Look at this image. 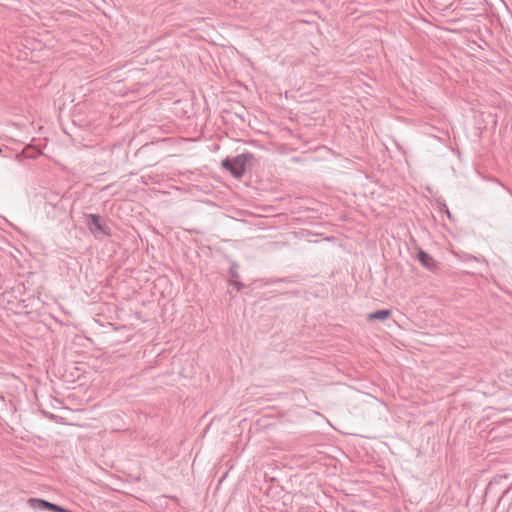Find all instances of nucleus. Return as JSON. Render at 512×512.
<instances>
[{
    "label": "nucleus",
    "instance_id": "1",
    "mask_svg": "<svg viewBox=\"0 0 512 512\" xmlns=\"http://www.w3.org/2000/svg\"><path fill=\"white\" fill-rule=\"evenodd\" d=\"M254 156L252 153L238 154L233 158H225L222 161V167L229 171L232 176L240 179L246 172L247 165L253 160Z\"/></svg>",
    "mask_w": 512,
    "mask_h": 512
},
{
    "label": "nucleus",
    "instance_id": "2",
    "mask_svg": "<svg viewBox=\"0 0 512 512\" xmlns=\"http://www.w3.org/2000/svg\"><path fill=\"white\" fill-rule=\"evenodd\" d=\"M86 224L90 232L97 239H102L104 236L110 235L109 229L104 225L103 219L99 214H87Z\"/></svg>",
    "mask_w": 512,
    "mask_h": 512
},
{
    "label": "nucleus",
    "instance_id": "3",
    "mask_svg": "<svg viewBox=\"0 0 512 512\" xmlns=\"http://www.w3.org/2000/svg\"><path fill=\"white\" fill-rule=\"evenodd\" d=\"M28 504L31 508L38 511L48 510L51 512H72L62 506L40 498H30L28 499Z\"/></svg>",
    "mask_w": 512,
    "mask_h": 512
},
{
    "label": "nucleus",
    "instance_id": "4",
    "mask_svg": "<svg viewBox=\"0 0 512 512\" xmlns=\"http://www.w3.org/2000/svg\"><path fill=\"white\" fill-rule=\"evenodd\" d=\"M417 259L419 260L421 265L427 268L428 270H434L436 267V262L433 259V257L429 255L427 252L423 251L422 249H420L417 252Z\"/></svg>",
    "mask_w": 512,
    "mask_h": 512
},
{
    "label": "nucleus",
    "instance_id": "5",
    "mask_svg": "<svg viewBox=\"0 0 512 512\" xmlns=\"http://www.w3.org/2000/svg\"><path fill=\"white\" fill-rule=\"evenodd\" d=\"M390 314H391L390 310H387V309H385V310H377V311H375L373 313H370L368 315V319L369 320H380V321H382V320L387 319L390 316Z\"/></svg>",
    "mask_w": 512,
    "mask_h": 512
},
{
    "label": "nucleus",
    "instance_id": "6",
    "mask_svg": "<svg viewBox=\"0 0 512 512\" xmlns=\"http://www.w3.org/2000/svg\"><path fill=\"white\" fill-rule=\"evenodd\" d=\"M238 265L236 263H233L230 268H229V275L231 277V279H237L239 278V274H238Z\"/></svg>",
    "mask_w": 512,
    "mask_h": 512
},
{
    "label": "nucleus",
    "instance_id": "7",
    "mask_svg": "<svg viewBox=\"0 0 512 512\" xmlns=\"http://www.w3.org/2000/svg\"><path fill=\"white\" fill-rule=\"evenodd\" d=\"M229 284L231 286L235 287L237 291H239L243 287V284L241 282L237 281V279H231L229 281Z\"/></svg>",
    "mask_w": 512,
    "mask_h": 512
}]
</instances>
